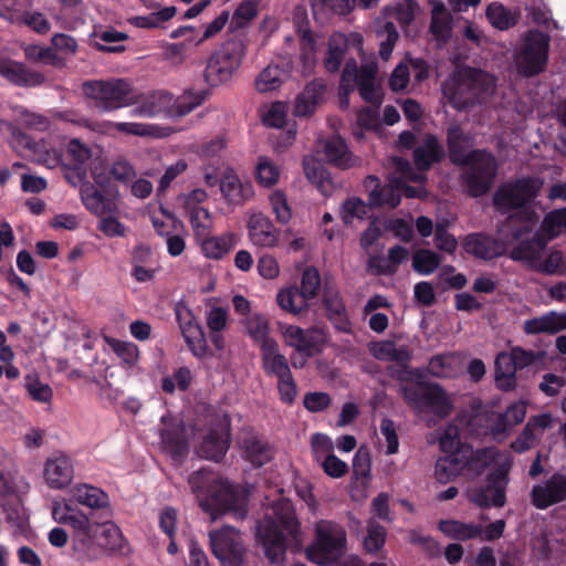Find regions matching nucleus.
<instances>
[{
    "instance_id": "nucleus-1",
    "label": "nucleus",
    "mask_w": 566,
    "mask_h": 566,
    "mask_svg": "<svg viewBox=\"0 0 566 566\" xmlns=\"http://www.w3.org/2000/svg\"><path fill=\"white\" fill-rule=\"evenodd\" d=\"M51 515L54 522L71 526L73 541L81 549H90L93 546L112 552H123L124 549L125 539L114 523L92 521L65 499L53 501Z\"/></svg>"
},
{
    "instance_id": "nucleus-2",
    "label": "nucleus",
    "mask_w": 566,
    "mask_h": 566,
    "mask_svg": "<svg viewBox=\"0 0 566 566\" xmlns=\"http://www.w3.org/2000/svg\"><path fill=\"white\" fill-rule=\"evenodd\" d=\"M256 536L272 563L284 562L287 545L302 543L300 522L291 501L282 499L271 506L256 526Z\"/></svg>"
},
{
    "instance_id": "nucleus-3",
    "label": "nucleus",
    "mask_w": 566,
    "mask_h": 566,
    "mask_svg": "<svg viewBox=\"0 0 566 566\" xmlns=\"http://www.w3.org/2000/svg\"><path fill=\"white\" fill-rule=\"evenodd\" d=\"M188 483L203 511L210 513L211 520L224 512H233L239 518L247 514L248 492L234 488L213 472L200 469L193 472Z\"/></svg>"
},
{
    "instance_id": "nucleus-4",
    "label": "nucleus",
    "mask_w": 566,
    "mask_h": 566,
    "mask_svg": "<svg viewBox=\"0 0 566 566\" xmlns=\"http://www.w3.org/2000/svg\"><path fill=\"white\" fill-rule=\"evenodd\" d=\"M471 137L459 126H452L448 133L449 156L452 163L465 165L463 180L469 192L474 196L485 193L492 186L496 175L494 156L484 150L468 151Z\"/></svg>"
},
{
    "instance_id": "nucleus-5",
    "label": "nucleus",
    "mask_w": 566,
    "mask_h": 566,
    "mask_svg": "<svg viewBox=\"0 0 566 566\" xmlns=\"http://www.w3.org/2000/svg\"><path fill=\"white\" fill-rule=\"evenodd\" d=\"M207 96L206 91H187L175 98L168 92L156 91L140 98L136 97L137 106L132 109V115L137 117H181L201 105Z\"/></svg>"
},
{
    "instance_id": "nucleus-6",
    "label": "nucleus",
    "mask_w": 566,
    "mask_h": 566,
    "mask_svg": "<svg viewBox=\"0 0 566 566\" xmlns=\"http://www.w3.org/2000/svg\"><path fill=\"white\" fill-rule=\"evenodd\" d=\"M518 219L521 220L518 227L515 226L517 221L515 216H512L505 226L506 228H511L514 240H521V242L512 249L510 258L534 270L536 264H538V260L544 256L545 248L549 240H547L541 231L536 232L531 240L525 239L537 222V217L533 211L523 209L518 212Z\"/></svg>"
},
{
    "instance_id": "nucleus-7",
    "label": "nucleus",
    "mask_w": 566,
    "mask_h": 566,
    "mask_svg": "<svg viewBox=\"0 0 566 566\" xmlns=\"http://www.w3.org/2000/svg\"><path fill=\"white\" fill-rule=\"evenodd\" d=\"M346 548L344 527L333 521L321 520L315 524V541L306 548V557L316 565L326 566L344 555Z\"/></svg>"
},
{
    "instance_id": "nucleus-8",
    "label": "nucleus",
    "mask_w": 566,
    "mask_h": 566,
    "mask_svg": "<svg viewBox=\"0 0 566 566\" xmlns=\"http://www.w3.org/2000/svg\"><path fill=\"white\" fill-rule=\"evenodd\" d=\"M401 394L407 405L417 413H431L444 419L453 410V396L436 382L403 386Z\"/></svg>"
},
{
    "instance_id": "nucleus-9",
    "label": "nucleus",
    "mask_w": 566,
    "mask_h": 566,
    "mask_svg": "<svg viewBox=\"0 0 566 566\" xmlns=\"http://www.w3.org/2000/svg\"><path fill=\"white\" fill-rule=\"evenodd\" d=\"M551 36L536 29L528 30L520 40L514 62L520 74L533 76L543 72L548 61Z\"/></svg>"
},
{
    "instance_id": "nucleus-10",
    "label": "nucleus",
    "mask_w": 566,
    "mask_h": 566,
    "mask_svg": "<svg viewBox=\"0 0 566 566\" xmlns=\"http://www.w3.org/2000/svg\"><path fill=\"white\" fill-rule=\"evenodd\" d=\"M244 55V44L239 40H229L217 49L208 60L205 80L211 87L228 83L240 67Z\"/></svg>"
},
{
    "instance_id": "nucleus-11",
    "label": "nucleus",
    "mask_w": 566,
    "mask_h": 566,
    "mask_svg": "<svg viewBox=\"0 0 566 566\" xmlns=\"http://www.w3.org/2000/svg\"><path fill=\"white\" fill-rule=\"evenodd\" d=\"M82 90L86 97L94 99L96 105L106 112L126 107L136 102L130 83L123 78L85 82Z\"/></svg>"
},
{
    "instance_id": "nucleus-12",
    "label": "nucleus",
    "mask_w": 566,
    "mask_h": 566,
    "mask_svg": "<svg viewBox=\"0 0 566 566\" xmlns=\"http://www.w3.org/2000/svg\"><path fill=\"white\" fill-rule=\"evenodd\" d=\"M377 65L375 62L357 66L355 60L346 62L342 74L339 92L342 99L347 98L348 94L356 87L359 90L360 96L374 105L380 103V95L376 85Z\"/></svg>"
},
{
    "instance_id": "nucleus-13",
    "label": "nucleus",
    "mask_w": 566,
    "mask_h": 566,
    "mask_svg": "<svg viewBox=\"0 0 566 566\" xmlns=\"http://www.w3.org/2000/svg\"><path fill=\"white\" fill-rule=\"evenodd\" d=\"M260 352L263 371L268 376L277 379V389L281 400L285 403H292L297 396V387L293 379L289 361L280 352L277 342L265 346L260 349Z\"/></svg>"
},
{
    "instance_id": "nucleus-14",
    "label": "nucleus",
    "mask_w": 566,
    "mask_h": 566,
    "mask_svg": "<svg viewBox=\"0 0 566 566\" xmlns=\"http://www.w3.org/2000/svg\"><path fill=\"white\" fill-rule=\"evenodd\" d=\"M491 465H494L495 470L489 474L488 484L475 490L471 496V500L480 507H502L505 504V489L511 468L509 455L499 451Z\"/></svg>"
},
{
    "instance_id": "nucleus-15",
    "label": "nucleus",
    "mask_w": 566,
    "mask_h": 566,
    "mask_svg": "<svg viewBox=\"0 0 566 566\" xmlns=\"http://www.w3.org/2000/svg\"><path fill=\"white\" fill-rule=\"evenodd\" d=\"M474 83L484 85L488 90L492 85V75L475 69L459 70L443 84V95L457 109L472 105L471 86Z\"/></svg>"
},
{
    "instance_id": "nucleus-16",
    "label": "nucleus",
    "mask_w": 566,
    "mask_h": 566,
    "mask_svg": "<svg viewBox=\"0 0 566 566\" xmlns=\"http://www.w3.org/2000/svg\"><path fill=\"white\" fill-rule=\"evenodd\" d=\"M0 134H9L8 143L11 148L24 157L32 158L49 167H54L60 163V155L55 150L50 151L43 140H33L32 137L21 132L11 122L0 119Z\"/></svg>"
},
{
    "instance_id": "nucleus-17",
    "label": "nucleus",
    "mask_w": 566,
    "mask_h": 566,
    "mask_svg": "<svg viewBox=\"0 0 566 566\" xmlns=\"http://www.w3.org/2000/svg\"><path fill=\"white\" fill-rule=\"evenodd\" d=\"M542 187L543 181L539 178H523L503 185L494 195V206L503 212L523 208L537 196Z\"/></svg>"
},
{
    "instance_id": "nucleus-18",
    "label": "nucleus",
    "mask_w": 566,
    "mask_h": 566,
    "mask_svg": "<svg viewBox=\"0 0 566 566\" xmlns=\"http://www.w3.org/2000/svg\"><path fill=\"white\" fill-rule=\"evenodd\" d=\"M451 461L454 472L459 475L474 478L480 475L496 459L499 450L484 448L474 450L471 446H463L453 452H444Z\"/></svg>"
},
{
    "instance_id": "nucleus-19",
    "label": "nucleus",
    "mask_w": 566,
    "mask_h": 566,
    "mask_svg": "<svg viewBox=\"0 0 566 566\" xmlns=\"http://www.w3.org/2000/svg\"><path fill=\"white\" fill-rule=\"evenodd\" d=\"M214 556L223 564L238 566L242 562L243 546L239 532L230 526L209 533Z\"/></svg>"
},
{
    "instance_id": "nucleus-20",
    "label": "nucleus",
    "mask_w": 566,
    "mask_h": 566,
    "mask_svg": "<svg viewBox=\"0 0 566 566\" xmlns=\"http://www.w3.org/2000/svg\"><path fill=\"white\" fill-rule=\"evenodd\" d=\"M175 315L182 337L190 352L196 357H203L208 349L207 340L202 327L197 322L192 311L184 301H179L175 305Z\"/></svg>"
},
{
    "instance_id": "nucleus-21",
    "label": "nucleus",
    "mask_w": 566,
    "mask_h": 566,
    "mask_svg": "<svg viewBox=\"0 0 566 566\" xmlns=\"http://www.w3.org/2000/svg\"><path fill=\"white\" fill-rule=\"evenodd\" d=\"M531 499L539 510L566 501V475L554 473L549 479L534 485Z\"/></svg>"
},
{
    "instance_id": "nucleus-22",
    "label": "nucleus",
    "mask_w": 566,
    "mask_h": 566,
    "mask_svg": "<svg viewBox=\"0 0 566 566\" xmlns=\"http://www.w3.org/2000/svg\"><path fill=\"white\" fill-rule=\"evenodd\" d=\"M281 335L284 343L296 352L310 357L318 352L319 335H324L322 329H303L296 325H281Z\"/></svg>"
},
{
    "instance_id": "nucleus-23",
    "label": "nucleus",
    "mask_w": 566,
    "mask_h": 566,
    "mask_svg": "<svg viewBox=\"0 0 566 566\" xmlns=\"http://www.w3.org/2000/svg\"><path fill=\"white\" fill-rule=\"evenodd\" d=\"M74 478V468L71 459L65 454L48 458L43 465V479L52 490H62L71 484Z\"/></svg>"
},
{
    "instance_id": "nucleus-24",
    "label": "nucleus",
    "mask_w": 566,
    "mask_h": 566,
    "mask_svg": "<svg viewBox=\"0 0 566 566\" xmlns=\"http://www.w3.org/2000/svg\"><path fill=\"white\" fill-rule=\"evenodd\" d=\"M80 198L86 210L97 217L117 212L116 197L111 193H102L95 185L88 181L81 185Z\"/></svg>"
},
{
    "instance_id": "nucleus-25",
    "label": "nucleus",
    "mask_w": 566,
    "mask_h": 566,
    "mask_svg": "<svg viewBox=\"0 0 566 566\" xmlns=\"http://www.w3.org/2000/svg\"><path fill=\"white\" fill-rule=\"evenodd\" d=\"M430 6L429 31L438 45L446 44L451 38L453 17L442 0H428Z\"/></svg>"
},
{
    "instance_id": "nucleus-26",
    "label": "nucleus",
    "mask_w": 566,
    "mask_h": 566,
    "mask_svg": "<svg viewBox=\"0 0 566 566\" xmlns=\"http://www.w3.org/2000/svg\"><path fill=\"white\" fill-rule=\"evenodd\" d=\"M229 421L224 419L212 428L199 448V455L209 460L219 461L229 449Z\"/></svg>"
},
{
    "instance_id": "nucleus-27",
    "label": "nucleus",
    "mask_w": 566,
    "mask_h": 566,
    "mask_svg": "<svg viewBox=\"0 0 566 566\" xmlns=\"http://www.w3.org/2000/svg\"><path fill=\"white\" fill-rule=\"evenodd\" d=\"M219 188L223 199L234 206L242 205L253 195L252 186L249 182H242L231 168H227L221 174Z\"/></svg>"
},
{
    "instance_id": "nucleus-28",
    "label": "nucleus",
    "mask_w": 566,
    "mask_h": 566,
    "mask_svg": "<svg viewBox=\"0 0 566 566\" xmlns=\"http://www.w3.org/2000/svg\"><path fill=\"white\" fill-rule=\"evenodd\" d=\"M249 238L254 245L272 248L279 241V230L261 212L252 213L248 221Z\"/></svg>"
},
{
    "instance_id": "nucleus-29",
    "label": "nucleus",
    "mask_w": 566,
    "mask_h": 566,
    "mask_svg": "<svg viewBox=\"0 0 566 566\" xmlns=\"http://www.w3.org/2000/svg\"><path fill=\"white\" fill-rule=\"evenodd\" d=\"M0 75L18 86H38L44 82L43 74L27 69L22 63L0 59Z\"/></svg>"
},
{
    "instance_id": "nucleus-30",
    "label": "nucleus",
    "mask_w": 566,
    "mask_h": 566,
    "mask_svg": "<svg viewBox=\"0 0 566 566\" xmlns=\"http://www.w3.org/2000/svg\"><path fill=\"white\" fill-rule=\"evenodd\" d=\"M323 305L327 316L334 326L342 332H350V323L338 290L329 283H325L323 291Z\"/></svg>"
},
{
    "instance_id": "nucleus-31",
    "label": "nucleus",
    "mask_w": 566,
    "mask_h": 566,
    "mask_svg": "<svg viewBox=\"0 0 566 566\" xmlns=\"http://www.w3.org/2000/svg\"><path fill=\"white\" fill-rule=\"evenodd\" d=\"M318 150L325 156L328 163L342 169L354 167L358 161L349 153L345 140L339 136H332L321 140Z\"/></svg>"
},
{
    "instance_id": "nucleus-32",
    "label": "nucleus",
    "mask_w": 566,
    "mask_h": 566,
    "mask_svg": "<svg viewBox=\"0 0 566 566\" xmlns=\"http://www.w3.org/2000/svg\"><path fill=\"white\" fill-rule=\"evenodd\" d=\"M390 163L394 174L397 175L398 180L402 185L400 192L403 191L405 196L409 198H421L426 195V190L422 187L407 186L408 181L421 184L426 179L423 172L415 171L409 161L400 157H394Z\"/></svg>"
},
{
    "instance_id": "nucleus-33",
    "label": "nucleus",
    "mask_w": 566,
    "mask_h": 566,
    "mask_svg": "<svg viewBox=\"0 0 566 566\" xmlns=\"http://www.w3.org/2000/svg\"><path fill=\"white\" fill-rule=\"evenodd\" d=\"M464 357L458 353L438 354L427 366L428 374L436 378H454L462 373Z\"/></svg>"
},
{
    "instance_id": "nucleus-34",
    "label": "nucleus",
    "mask_w": 566,
    "mask_h": 566,
    "mask_svg": "<svg viewBox=\"0 0 566 566\" xmlns=\"http://www.w3.org/2000/svg\"><path fill=\"white\" fill-rule=\"evenodd\" d=\"M367 182L375 185V189L369 192V202L371 206L395 208L400 203V187L402 185L396 174L392 172L389 184L380 188L378 187V179L374 176H369Z\"/></svg>"
},
{
    "instance_id": "nucleus-35",
    "label": "nucleus",
    "mask_w": 566,
    "mask_h": 566,
    "mask_svg": "<svg viewBox=\"0 0 566 566\" xmlns=\"http://www.w3.org/2000/svg\"><path fill=\"white\" fill-rule=\"evenodd\" d=\"M325 85L321 81H312L297 95L293 114L297 117L311 116L323 99Z\"/></svg>"
},
{
    "instance_id": "nucleus-36",
    "label": "nucleus",
    "mask_w": 566,
    "mask_h": 566,
    "mask_svg": "<svg viewBox=\"0 0 566 566\" xmlns=\"http://www.w3.org/2000/svg\"><path fill=\"white\" fill-rule=\"evenodd\" d=\"M464 248L468 253L484 260L500 256L506 249L502 241H497L484 234L468 235L464 242Z\"/></svg>"
},
{
    "instance_id": "nucleus-37",
    "label": "nucleus",
    "mask_w": 566,
    "mask_h": 566,
    "mask_svg": "<svg viewBox=\"0 0 566 566\" xmlns=\"http://www.w3.org/2000/svg\"><path fill=\"white\" fill-rule=\"evenodd\" d=\"M523 329L526 334H556L566 329V312L551 311L542 316L527 319L524 322Z\"/></svg>"
},
{
    "instance_id": "nucleus-38",
    "label": "nucleus",
    "mask_w": 566,
    "mask_h": 566,
    "mask_svg": "<svg viewBox=\"0 0 566 566\" xmlns=\"http://www.w3.org/2000/svg\"><path fill=\"white\" fill-rule=\"evenodd\" d=\"M242 324L245 334L254 344L259 345L260 349L276 343V340L270 336V323L263 314L259 312L251 313L242 321Z\"/></svg>"
},
{
    "instance_id": "nucleus-39",
    "label": "nucleus",
    "mask_w": 566,
    "mask_h": 566,
    "mask_svg": "<svg viewBox=\"0 0 566 566\" xmlns=\"http://www.w3.org/2000/svg\"><path fill=\"white\" fill-rule=\"evenodd\" d=\"M291 65L286 63L283 66L270 64L263 69L255 77V90L260 93H268L277 90L290 75Z\"/></svg>"
},
{
    "instance_id": "nucleus-40",
    "label": "nucleus",
    "mask_w": 566,
    "mask_h": 566,
    "mask_svg": "<svg viewBox=\"0 0 566 566\" xmlns=\"http://www.w3.org/2000/svg\"><path fill=\"white\" fill-rule=\"evenodd\" d=\"M108 126L119 133L138 137L164 138L176 132L170 127L135 122L108 123Z\"/></svg>"
},
{
    "instance_id": "nucleus-41",
    "label": "nucleus",
    "mask_w": 566,
    "mask_h": 566,
    "mask_svg": "<svg viewBox=\"0 0 566 566\" xmlns=\"http://www.w3.org/2000/svg\"><path fill=\"white\" fill-rule=\"evenodd\" d=\"M239 242L233 232H226L220 235L209 237L202 240L201 251L209 259H221L229 253Z\"/></svg>"
},
{
    "instance_id": "nucleus-42",
    "label": "nucleus",
    "mask_w": 566,
    "mask_h": 566,
    "mask_svg": "<svg viewBox=\"0 0 566 566\" xmlns=\"http://www.w3.org/2000/svg\"><path fill=\"white\" fill-rule=\"evenodd\" d=\"M368 347L371 355L379 360L403 365L411 358V353L406 346L396 347L390 340L374 342Z\"/></svg>"
},
{
    "instance_id": "nucleus-43",
    "label": "nucleus",
    "mask_w": 566,
    "mask_h": 566,
    "mask_svg": "<svg viewBox=\"0 0 566 566\" xmlns=\"http://www.w3.org/2000/svg\"><path fill=\"white\" fill-rule=\"evenodd\" d=\"M73 499L90 509H104L109 505V497L103 490L90 485L77 484L72 489Z\"/></svg>"
},
{
    "instance_id": "nucleus-44",
    "label": "nucleus",
    "mask_w": 566,
    "mask_h": 566,
    "mask_svg": "<svg viewBox=\"0 0 566 566\" xmlns=\"http://www.w3.org/2000/svg\"><path fill=\"white\" fill-rule=\"evenodd\" d=\"M303 167L307 179L325 196L333 190V182L325 166L313 157H305Z\"/></svg>"
},
{
    "instance_id": "nucleus-45",
    "label": "nucleus",
    "mask_w": 566,
    "mask_h": 566,
    "mask_svg": "<svg viewBox=\"0 0 566 566\" xmlns=\"http://www.w3.org/2000/svg\"><path fill=\"white\" fill-rule=\"evenodd\" d=\"M485 14L491 25L502 31L514 27L521 15L517 9H507L496 1L486 7Z\"/></svg>"
},
{
    "instance_id": "nucleus-46",
    "label": "nucleus",
    "mask_w": 566,
    "mask_h": 566,
    "mask_svg": "<svg viewBox=\"0 0 566 566\" xmlns=\"http://www.w3.org/2000/svg\"><path fill=\"white\" fill-rule=\"evenodd\" d=\"M516 367L511 353L502 352L495 359V382L502 390H511L515 387Z\"/></svg>"
},
{
    "instance_id": "nucleus-47",
    "label": "nucleus",
    "mask_w": 566,
    "mask_h": 566,
    "mask_svg": "<svg viewBox=\"0 0 566 566\" xmlns=\"http://www.w3.org/2000/svg\"><path fill=\"white\" fill-rule=\"evenodd\" d=\"M439 530L446 536L457 541L474 539L482 535V526L455 520L441 521L439 523Z\"/></svg>"
},
{
    "instance_id": "nucleus-48",
    "label": "nucleus",
    "mask_w": 566,
    "mask_h": 566,
    "mask_svg": "<svg viewBox=\"0 0 566 566\" xmlns=\"http://www.w3.org/2000/svg\"><path fill=\"white\" fill-rule=\"evenodd\" d=\"M347 46L348 40L345 34L336 32L329 36L327 53L324 59V66L328 72L335 73L338 71Z\"/></svg>"
},
{
    "instance_id": "nucleus-49",
    "label": "nucleus",
    "mask_w": 566,
    "mask_h": 566,
    "mask_svg": "<svg viewBox=\"0 0 566 566\" xmlns=\"http://www.w3.org/2000/svg\"><path fill=\"white\" fill-rule=\"evenodd\" d=\"M244 457L255 467H261L272 458L271 448L266 442L255 436H250L243 441Z\"/></svg>"
},
{
    "instance_id": "nucleus-50",
    "label": "nucleus",
    "mask_w": 566,
    "mask_h": 566,
    "mask_svg": "<svg viewBox=\"0 0 566 566\" xmlns=\"http://www.w3.org/2000/svg\"><path fill=\"white\" fill-rule=\"evenodd\" d=\"M99 153L98 148H91L76 138L70 140L66 146V158L76 169H80L93 158L97 160Z\"/></svg>"
},
{
    "instance_id": "nucleus-51",
    "label": "nucleus",
    "mask_w": 566,
    "mask_h": 566,
    "mask_svg": "<svg viewBox=\"0 0 566 566\" xmlns=\"http://www.w3.org/2000/svg\"><path fill=\"white\" fill-rule=\"evenodd\" d=\"M441 154L439 142L433 136H428L423 145L417 147L413 151V158L418 171L423 172L432 163L438 160Z\"/></svg>"
},
{
    "instance_id": "nucleus-52",
    "label": "nucleus",
    "mask_w": 566,
    "mask_h": 566,
    "mask_svg": "<svg viewBox=\"0 0 566 566\" xmlns=\"http://www.w3.org/2000/svg\"><path fill=\"white\" fill-rule=\"evenodd\" d=\"M277 305L291 314H300L307 308V301L298 292V287L291 286L281 290L276 295Z\"/></svg>"
},
{
    "instance_id": "nucleus-53",
    "label": "nucleus",
    "mask_w": 566,
    "mask_h": 566,
    "mask_svg": "<svg viewBox=\"0 0 566 566\" xmlns=\"http://www.w3.org/2000/svg\"><path fill=\"white\" fill-rule=\"evenodd\" d=\"M281 175L280 167L269 157L261 156L255 166V177L263 187H271L279 181Z\"/></svg>"
},
{
    "instance_id": "nucleus-54",
    "label": "nucleus",
    "mask_w": 566,
    "mask_h": 566,
    "mask_svg": "<svg viewBox=\"0 0 566 566\" xmlns=\"http://www.w3.org/2000/svg\"><path fill=\"white\" fill-rule=\"evenodd\" d=\"M105 340L127 368H132L136 365L139 358V352L134 343L111 337H106Z\"/></svg>"
},
{
    "instance_id": "nucleus-55",
    "label": "nucleus",
    "mask_w": 566,
    "mask_h": 566,
    "mask_svg": "<svg viewBox=\"0 0 566 566\" xmlns=\"http://www.w3.org/2000/svg\"><path fill=\"white\" fill-rule=\"evenodd\" d=\"M547 240H553L560 233L566 231V208L554 210L548 213L543 222L539 230Z\"/></svg>"
},
{
    "instance_id": "nucleus-56",
    "label": "nucleus",
    "mask_w": 566,
    "mask_h": 566,
    "mask_svg": "<svg viewBox=\"0 0 566 566\" xmlns=\"http://www.w3.org/2000/svg\"><path fill=\"white\" fill-rule=\"evenodd\" d=\"M369 207L359 198L346 199L340 206V218L345 224H352L355 220H363L368 216Z\"/></svg>"
},
{
    "instance_id": "nucleus-57",
    "label": "nucleus",
    "mask_w": 566,
    "mask_h": 566,
    "mask_svg": "<svg viewBox=\"0 0 566 566\" xmlns=\"http://www.w3.org/2000/svg\"><path fill=\"white\" fill-rule=\"evenodd\" d=\"M526 405L523 401L512 403L504 413H501L497 418L495 429L497 432H504L509 428H512L521 423L525 419Z\"/></svg>"
},
{
    "instance_id": "nucleus-58",
    "label": "nucleus",
    "mask_w": 566,
    "mask_h": 566,
    "mask_svg": "<svg viewBox=\"0 0 566 566\" xmlns=\"http://www.w3.org/2000/svg\"><path fill=\"white\" fill-rule=\"evenodd\" d=\"M440 264V258L431 250L421 249L415 252L412 256V268L422 275L431 274Z\"/></svg>"
},
{
    "instance_id": "nucleus-59",
    "label": "nucleus",
    "mask_w": 566,
    "mask_h": 566,
    "mask_svg": "<svg viewBox=\"0 0 566 566\" xmlns=\"http://www.w3.org/2000/svg\"><path fill=\"white\" fill-rule=\"evenodd\" d=\"M312 7L325 13L347 15L356 7V0H311Z\"/></svg>"
},
{
    "instance_id": "nucleus-60",
    "label": "nucleus",
    "mask_w": 566,
    "mask_h": 566,
    "mask_svg": "<svg viewBox=\"0 0 566 566\" xmlns=\"http://www.w3.org/2000/svg\"><path fill=\"white\" fill-rule=\"evenodd\" d=\"M272 212L279 223L286 224L292 218V209L285 193L281 190L273 191L269 197Z\"/></svg>"
},
{
    "instance_id": "nucleus-61",
    "label": "nucleus",
    "mask_w": 566,
    "mask_h": 566,
    "mask_svg": "<svg viewBox=\"0 0 566 566\" xmlns=\"http://www.w3.org/2000/svg\"><path fill=\"white\" fill-rule=\"evenodd\" d=\"M386 530L375 520H369L367 524V535L364 539V546L368 553L378 552L386 542Z\"/></svg>"
},
{
    "instance_id": "nucleus-62",
    "label": "nucleus",
    "mask_w": 566,
    "mask_h": 566,
    "mask_svg": "<svg viewBox=\"0 0 566 566\" xmlns=\"http://www.w3.org/2000/svg\"><path fill=\"white\" fill-rule=\"evenodd\" d=\"M377 35L380 39L379 54L384 60H388L399 38L396 25L392 22H386L377 30Z\"/></svg>"
},
{
    "instance_id": "nucleus-63",
    "label": "nucleus",
    "mask_w": 566,
    "mask_h": 566,
    "mask_svg": "<svg viewBox=\"0 0 566 566\" xmlns=\"http://www.w3.org/2000/svg\"><path fill=\"white\" fill-rule=\"evenodd\" d=\"M301 60L303 63L302 73L308 75L312 73L316 59H315V43L313 35L308 31H304L301 35Z\"/></svg>"
},
{
    "instance_id": "nucleus-64",
    "label": "nucleus",
    "mask_w": 566,
    "mask_h": 566,
    "mask_svg": "<svg viewBox=\"0 0 566 566\" xmlns=\"http://www.w3.org/2000/svg\"><path fill=\"white\" fill-rule=\"evenodd\" d=\"M321 286V276L316 269L308 268L303 272L298 292L308 302L314 298Z\"/></svg>"
}]
</instances>
